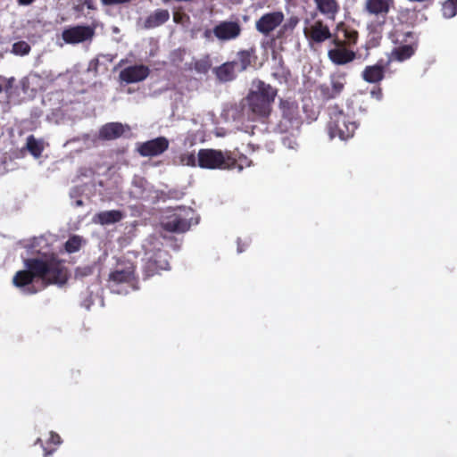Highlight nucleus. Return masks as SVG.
Wrapping results in <instances>:
<instances>
[{"label": "nucleus", "mask_w": 457, "mask_h": 457, "mask_svg": "<svg viewBox=\"0 0 457 457\" xmlns=\"http://www.w3.org/2000/svg\"><path fill=\"white\" fill-rule=\"evenodd\" d=\"M28 254L33 255L23 260L24 269L15 273L13 286H28L38 279L62 286L66 283L67 270L49 250L47 239L41 236L23 243Z\"/></svg>", "instance_id": "1"}, {"label": "nucleus", "mask_w": 457, "mask_h": 457, "mask_svg": "<svg viewBox=\"0 0 457 457\" xmlns=\"http://www.w3.org/2000/svg\"><path fill=\"white\" fill-rule=\"evenodd\" d=\"M277 96V89L262 80H254L246 97L247 111L253 118H265L270 115L271 104Z\"/></svg>", "instance_id": "2"}, {"label": "nucleus", "mask_w": 457, "mask_h": 457, "mask_svg": "<svg viewBox=\"0 0 457 457\" xmlns=\"http://www.w3.org/2000/svg\"><path fill=\"white\" fill-rule=\"evenodd\" d=\"M198 167L207 170L243 169L242 163H237L230 155L215 149H201L197 154Z\"/></svg>", "instance_id": "3"}, {"label": "nucleus", "mask_w": 457, "mask_h": 457, "mask_svg": "<svg viewBox=\"0 0 457 457\" xmlns=\"http://www.w3.org/2000/svg\"><path fill=\"white\" fill-rule=\"evenodd\" d=\"M158 238L148 239L144 245L145 249V271L146 276H153L159 270L169 269L168 254L161 249Z\"/></svg>", "instance_id": "4"}, {"label": "nucleus", "mask_w": 457, "mask_h": 457, "mask_svg": "<svg viewBox=\"0 0 457 457\" xmlns=\"http://www.w3.org/2000/svg\"><path fill=\"white\" fill-rule=\"evenodd\" d=\"M357 129L354 117L349 112L333 108L330 112V120L328 123V133L331 138L336 137L341 140H346L353 136Z\"/></svg>", "instance_id": "5"}, {"label": "nucleus", "mask_w": 457, "mask_h": 457, "mask_svg": "<svg viewBox=\"0 0 457 457\" xmlns=\"http://www.w3.org/2000/svg\"><path fill=\"white\" fill-rule=\"evenodd\" d=\"M193 211L187 207L170 210L161 220L162 227L170 232H185L191 225Z\"/></svg>", "instance_id": "6"}, {"label": "nucleus", "mask_w": 457, "mask_h": 457, "mask_svg": "<svg viewBox=\"0 0 457 457\" xmlns=\"http://www.w3.org/2000/svg\"><path fill=\"white\" fill-rule=\"evenodd\" d=\"M328 59L337 65H345L353 62L356 57L353 49L347 47L342 40L335 39L333 46L328 52Z\"/></svg>", "instance_id": "7"}, {"label": "nucleus", "mask_w": 457, "mask_h": 457, "mask_svg": "<svg viewBox=\"0 0 457 457\" xmlns=\"http://www.w3.org/2000/svg\"><path fill=\"white\" fill-rule=\"evenodd\" d=\"M346 83V73L337 71L330 75L329 84H323L320 91L324 99H332L338 96L344 90Z\"/></svg>", "instance_id": "8"}, {"label": "nucleus", "mask_w": 457, "mask_h": 457, "mask_svg": "<svg viewBox=\"0 0 457 457\" xmlns=\"http://www.w3.org/2000/svg\"><path fill=\"white\" fill-rule=\"evenodd\" d=\"M284 21V14L281 12H273L262 15L255 23L256 29L268 36L277 28L281 26Z\"/></svg>", "instance_id": "9"}, {"label": "nucleus", "mask_w": 457, "mask_h": 457, "mask_svg": "<svg viewBox=\"0 0 457 457\" xmlns=\"http://www.w3.org/2000/svg\"><path fill=\"white\" fill-rule=\"evenodd\" d=\"M94 36V29L89 26H77L62 32V39L68 44H79L90 40Z\"/></svg>", "instance_id": "10"}, {"label": "nucleus", "mask_w": 457, "mask_h": 457, "mask_svg": "<svg viewBox=\"0 0 457 457\" xmlns=\"http://www.w3.org/2000/svg\"><path fill=\"white\" fill-rule=\"evenodd\" d=\"M303 30L306 37L316 43L323 42L331 37L328 27L320 21L312 23L306 21Z\"/></svg>", "instance_id": "11"}, {"label": "nucleus", "mask_w": 457, "mask_h": 457, "mask_svg": "<svg viewBox=\"0 0 457 457\" xmlns=\"http://www.w3.org/2000/svg\"><path fill=\"white\" fill-rule=\"evenodd\" d=\"M241 32V28L235 21H222L213 28L214 36L221 41H228L237 38Z\"/></svg>", "instance_id": "12"}, {"label": "nucleus", "mask_w": 457, "mask_h": 457, "mask_svg": "<svg viewBox=\"0 0 457 457\" xmlns=\"http://www.w3.org/2000/svg\"><path fill=\"white\" fill-rule=\"evenodd\" d=\"M405 37L407 38H409L410 40L405 39L404 40L405 44L401 45V46L395 47L392 51V54H391V56H390V60L391 61L395 60V61H398V62H403V61L409 59L411 56L413 55V54L415 52V46H414L415 45V37H414V35L411 32H407L405 34Z\"/></svg>", "instance_id": "13"}, {"label": "nucleus", "mask_w": 457, "mask_h": 457, "mask_svg": "<svg viewBox=\"0 0 457 457\" xmlns=\"http://www.w3.org/2000/svg\"><path fill=\"white\" fill-rule=\"evenodd\" d=\"M394 0H366L364 11L371 16L385 18L390 11Z\"/></svg>", "instance_id": "14"}, {"label": "nucleus", "mask_w": 457, "mask_h": 457, "mask_svg": "<svg viewBox=\"0 0 457 457\" xmlns=\"http://www.w3.org/2000/svg\"><path fill=\"white\" fill-rule=\"evenodd\" d=\"M168 145L169 142L165 137H157L140 145L138 152L143 156H155L163 153Z\"/></svg>", "instance_id": "15"}, {"label": "nucleus", "mask_w": 457, "mask_h": 457, "mask_svg": "<svg viewBox=\"0 0 457 457\" xmlns=\"http://www.w3.org/2000/svg\"><path fill=\"white\" fill-rule=\"evenodd\" d=\"M149 74V70L145 65H134L122 70L120 79L129 84L144 80Z\"/></svg>", "instance_id": "16"}, {"label": "nucleus", "mask_w": 457, "mask_h": 457, "mask_svg": "<svg viewBox=\"0 0 457 457\" xmlns=\"http://www.w3.org/2000/svg\"><path fill=\"white\" fill-rule=\"evenodd\" d=\"M124 218V213L119 210L104 211L93 217V222L103 226L119 222Z\"/></svg>", "instance_id": "17"}, {"label": "nucleus", "mask_w": 457, "mask_h": 457, "mask_svg": "<svg viewBox=\"0 0 457 457\" xmlns=\"http://www.w3.org/2000/svg\"><path fill=\"white\" fill-rule=\"evenodd\" d=\"M134 279V270L131 265L118 267L109 275L110 282L114 284L131 283Z\"/></svg>", "instance_id": "18"}, {"label": "nucleus", "mask_w": 457, "mask_h": 457, "mask_svg": "<svg viewBox=\"0 0 457 457\" xmlns=\"http://www.w3.org/2000/svg\"><path fill=\"white\" fill-rule=\"evenodd\" d=\"M317 10L328 19L334 20L339 12L337 0H313Z\"/></svg>", "instance_id": "19"}, {"label": "nucleus", "mask_w": 457, "mask_h": 457, "mask_svg": "<svg viewBox=\"0 0 457 457\" xmlns=\"http://www.w3.org/2000/svg\"><path fill=\"white\" fill-rule=\"evenodd\" d=\"M236 65H237V62L223 63L222 65L215 69V74L217 78L223 82L234 79L237 72Z\"/></svg>", "instance_id": "20"}, {"label": "nucleus", "mask_w": 457, "mask_h": 457, "mask_svg": "<svg viewBox=\"0 0 457 457\" xmlns=\"http://www.w3.org/2000/svg\"><path fill=\"white\" fill-rule=\"evenodd\" d=\"M123 132L124 127L122 124L112 122L102 127L99 137L103 139L111 140L120 137Z\"/></svg>", "instance_id": "21"}, {"label": "nucleus", "mask_w": 457, "mask_h": 457, "mask_svg": "<svg viewBox=\"0 0 457 457\" xmlns=\"http://www.w3.org/2000/svg\"><path fill=\"white\" fill-rule=\"evenodd\" d=\"M384 78V69L381 65L367 66L362 71V79L369 83H377Z\"/></svg>", "instance_id": "22"}, {"label": "nucleus", "mask_w": 457, "mask_h": 457, "mask_svg": "<svg viewBox=\"0 0 457 457\" xmlns=\"http://www.w3.org/2000/svg\"><path fill=\"white\" fill-rule=\"evenodd\" d=\"M169 18L170 13L167 10H157L146 18L145 27L147 29L156 28L165 23Z\"/></svg>", "instance_id": "23"}, {"label": "nucleus", "mask_w": 457, "mask_h": 457, "mask_svg": "<svg viewBox=\"0 0 457 457\" xmlns=\"http://www.w3.org/2000/svg\"><path fill=\"white\" fill-rule=\"evenodd\" d=\"M21 86L25 94L35 92L41 87V78L37 73H30L21 80Z\"/></svg>", "instance_id": "24"}, {"label": "nucleus", "mask_w": 457, "mask_h": 457, "mask_svg": "<svg viewBox=\"0 0 457 457\" xmlns=\"http://www.w3.org/2000/svg\"><path fill=\"white\" fill-rule=\"evenodd\" d=\"M26 146L35 158H38L45 148V143L41 139H37L33 136H29L27 137Z\"/></svg>", "instance_id": "25"}, {"label": "nucleus", "mask_w": 457, "mask_h": 457, "mask_svg": "<svg viewBox=\"0 0 457 457\" xmlns=\"http://www.w3.org/2000/svg\"><path fill=\"white\" fill-rule=\"evenodd\" d=\"M237 65L236 69L237 71H243L247 69L252 62V53L248 50L241 51L237 54V60L236 61Z\"/></svg>", "instance_id": "26"}, {"label": "nucleus", "mask_w": 457, "mask_h": 457, "mask_svg": "<svg viewBox=\"0 0 457 457\" xmlns=\"http://www.w3.org/2000/svg\"><path fill=\"white\" fill-rule=\"evenodd\" d=\"M179 164L188 167H198L197 155L194 152L186 151L179 157Z\"/></svg>", "instance_id": "27"}, {"label": "nucleus", "mask_w": 457, "mask_h": 457, "mask_svg": "<svg viewBox=\"0 0 457 457\" xmlns=\"http://www.w3.org/2000/svg\"><path fill=\"white\" fill-rule=\"evenodd\" d=\"M82 242L83 240L79 236L71 237L64 245L65 251L69 253L78 252L82 245Z\"/></svg>", "instance_id": "28"}, {"label": "nucleus", "mask_w": 457, "mask_h": 457, "mask_svg": "<svg viewBox=\"0 0 457 457\" xmlns=\"http://www.w3.org/2000/svg\"><path fill=\"white\" fill-rule=\"evenodd\" d=\"M442 13L447 19L455 16L457 13V0H446L442 5Z\"/></svg>", "instance_id": "29"}, {"label": "nucleus", "mask_w": 457, "mask_h": 457, "mask_svg": "<svg viewBox=\"0 0 457 457\" xmlns=\"http://www.w3.org/2000/svg\"><path fill=\"white\" fill-rule=\"evenodd\" d=\"M11 52L15 55L24 56L30 52V46L25 41H18L12 45Z\"/></svg>", "instance_id": "30"}, {"label": "nucleus", "mask_w": 457, "mask_h": 457, "mask_svg": "<svg viewBox=\"0 0 457 457\" xmlns=\"http://www.w3.org/2000/svg\"><path fill=\"white\" fill-rule=\"evenodd\" d=\"M281 109L283 111V114L289 120H292L295 117V114L297 111V106L294 102L289 101H282Z\"/></svg>", "instance_id": "31"}, {"label": "nucleus", "mask_w": 457, "mask_h": 457, "mask_svg": "<svg viewBox=\"0 0 457 457\" xmlns=\"http://www.w3.org/2000/svg\"><path fill=\"white\" fill-rule=\"evenodd\" d=\"M344 37L347 47L352 48L353 45H355L357 42L358 33L355 30L344 29Z\"/></svg>", "instance_id": "32"}, {"label": "nucleus", "mask_w": 457, "mask_h": 457, "mask_svg": "<svg viewBox=\"0 0 457 457\" xmlns=\"http://www.w3.org/2000/svg\"><path fill=\"white\" fill-rule=\"evenodd\" d=\"M211 65L212 63L210 62V59L206 56L201 60L196 61L195 63V68L197 71L205 73L209 71Z\"/></svg>", "instance_id": "33"}, {"label": "nucleus", "mask_w": 457, "mask_h": 457, "mask_svg": "<svg viewBox=\"0 0 457 457\" xmlns=\"http://www.w3.org/2000/svg\"><path fill=\"white\" fill-rule=\"evenodd\" d=\"M298 22L297 18L292 17L285 23L281 24L280 31L293 30Z\"/></svg>", "instance_id": "34"}, {"label": "nucleus", "mask_w": 457, "mask_h": 457, "mask_svg": "<svg viewBox=\"0 0 457 457\" xmlns=\"http://www.w3.org/2000/svg\"><path fill=\"white\" fill-rule=\"evenodd\" d=\"M0 81L5 83V92L8 95H10L12 87V85H13V83L15 81V79L13 77H11V78H8V79L4 78V77H0Z\"/></svg>", "instance_id": "35"}, {"label": "nucleus", "mask_w": 457, "mask_h": 457, "mask_svg": "<svg viewBox=\"0 0 457 457\" xmlns=\"http://www.w3.org/2000/svg\"><path fill=\"white\" fill-rule=\"evenodd\" d=\"M49 443L59 445L62 443L61 436L55 432H50Z\"/></svg>", "instance_id": "36"}, {"label": "nucleus", "mask_w": 457, "mask_h": 457, "mask_svg": "<svg viewBox=\"0 0 457 457\" xmlns=\"http://www.w3.org/2000/svg\"><path fill=\"white\" fill-rule=\"evenodd\" d=\"M283 144L289 149H295L297 146V143L295 139L292 138H284Z\"/></svg>", "instance_id": "37"}, {"label": "nucleus", "mask_w": 457, "mask_h": 457, "mask_svg": "<svg viewBox=\"0 0 457 457\" xmlns=\"http://www.w3.org/2000/svg\"><path fill=\"white\" fill-rule=\"evenodd\" d=\"M371 96H372V97L376 98L377 100H381V98H382V92L378 88V90L371 91Z\"/></svg>", "instance_id": "38"}, {"label": "nucleus", "mask_w": 457, "mask_h": 457, "mask_svg": "<svg viewBox=\"0 0 457 457\" xmlns=\"http://www.w3.org/2000/svg\"><path fill=\"white\" fill-rule=\"evenodd\" d=\"M23 291L24 294H35L37 292V290L36 289V287H21Z\"/></svg>", "instance_id": "39"}, {"label": "nucleus", "mask_w": 457, "mask_h": 457, "mask_svg": "<svg viewBox=\"0 0 457 457\" xmlns=\"http://www.w3.org/2000/svg\"><path fill=\"white\" fill-rule=\"evenodd\" d=\"M20 4L28 5L34 2V0H18Z\"/></svg>", "instance_id": "40"}, {"label": "nucleus", "mask_w": 457, "mask_h": 457, "mask_svg": "<svg viewBox=\"0 0 457 457\" xmlns=\"http://www.w3.org/2000/svg\"><path fill=\"white\" fill-rule=\"evenodd\" d=\"M212 33H213V30H210V29H206L204 32V37L206 38V39H209L212 36Z\"/></svg>", "instance_id": "41"}, {"label": "nucleus", "mask_w": 457, "mask_h": 457, "mask_svg": "<svg viewBox=\"0 0 457 457\" xmlns=\"http://www.w3.org/2000/svg\"><path fill=\"white\" fill-rule=\"evenodd\" d=\"M85 4L87 5L88 8H92L90 0H86Z\"/></svg>", "instance_id": "42"}, {"label": "nucleus", "mask_w": 457, "mask_h": 457, "mask_svg": "<svg viewBox=\"0 0 457 457\" xmlns=\"http://www.w3.org/2000/svg\"><path fill=\"white\" fill-rule=\"evenodd\" d=\"M76 204H77V205H81V204H82V201H81V200H78V201L76 202Z\"/></svg>", "instance_id": "43"}, {"label": "nucleus", "mask_w": 457, "mask_h": 457, "mask_svg": "<svg viewBox=\"0 0 457 457\" xmlns=\"http://www.w3.org/2000/svg\"><path fill=\"white\" fill-rule=\"evenodd\" d=\"M140 196L141 197H148V195H145L144 193Z\"/></svg>", "instance_id": "44"}, {"label": "nucleus", "mask_w": 457, "mask_h": 457, "mask_svg": "<svg viewBox=\"0 0 457 457\" xmlns=\"http://www.w3.org/2000/svg\"><path fill=\"white\" fill-rule=\"evenodd\" d=\"M51 453H52L51 451H50V452H46V456L47 454H50Z\"/></svg>", "instance_id": "45"}, {"label": "nucleus", "mask_w": 457, "mask_h": 457, "mask_svg": "<svg viewBox=\"0 0 457 457\" xmlns=\"http://www.w3.org/2000/svg\"><path fill=\"white\" fill-rule=\"evenodd\" d=\"M2 92V86L0 85V93Z\"/></svg>", "instance_id": "46"}]
</instances>
